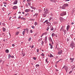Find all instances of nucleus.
Masks as SVG:
<instances>
[{
	"label": "nucleus",
	"instance_id": "nucleus-2",
	"mask_svg": "<svg viewBox=\"0 0 75 75\" xmlns=\"http://www.w3.org/2000/svg\"><path fill=\"white\" fill-rule=\"evenodd\" d=\"M63 68H64L65 69L67 72H68V67L67 66L65 65L63 67Z\"/></svg>",
	"mask_w": 75,
	"mask_h": 75
},
{
	"label": "nucleus",
	"instance_id": "nucleus-54",
	"mask_svg": "<svg viewBox=\"0 0 75 75\" xmlns=\"http://www.w3.org/2000/svg\"><path fill=\"white\" fill-rule=\"evenodd\" d=\"M2 25H5V24L4 23H3Z\"/></svg>",
	"mask_w": 75,
	"mask_h": 75
},
{
	"label": "nucleus",
	"instance_id": "nucleus-3",
	"mask_svg": "<svg viewBox=\"0 0 75 75\" xmlns=\"http://www.w3.org/2000/svg\"><path fill=\"white\" fill-rule=\"evenodd\" d=\"M44 11H45L44 13V14H48L49 13L48 10L47 9L44 8Z\"/></svg>",
	"mask_w": 75,
	"mask_h": 75
},
{
	"label": "nucleus",
	"instance_id": "nucleus-50",
	"mask_svg": "<svg viewBox=\"0 0 75 75\" xmlns=\"http://www.w3.org/2000/svg\"><path fill=\"white\" fill-rule=\"evenodd\" d=\"M12 47H15V45L14 44H12Z\"/></svg>",
	"mask_w": 75,
	"mask_h": 75
},
{
	"label": "nucleus",
	"instance_id": "nucleus-51",
	"mask_svg": "<svg viewBox=\"0 0 75 75\" xmlns=\"http://www.w3.org/2000/svg\"><path fill=\"white\" fill-rule=\"evenodd\" d=\"M72 71H70L69 72V74H71L72 73Z\"/></svg>",
	"mask_w": 75,
	"mask_h": 75
},
{
	"label": "nucleus",
	"instance_id": "nucleus-14",
	"mask_svg": "<svg viewBox=\"0 0 75 75\" xmlns=\"http://www.w3.org/2000/svg\"><path fill=\"white\" fill-rule=\"evenodd\" d=\"M50 30H51V31H52V30H54V28L52 26H50Z\"/></svg>",
	"mask_w": 75,
	"mask_h": 75
},
{
	"label": "nucleus",
	"instance_id": "nucleus-64",
	"mask_svg": "<svg viewBox=\"0 0 75 75\" xmlns=\"http://www.w3.org/2000/svg\"><path fill=\"white\" fill-rule=\"evenodd\" d=\"M18 18H19V19L21 18V16H19V17H18Z\"/></svg>",
	"mask_w": 75,
	"mask_h": 75
},
{
	"label": "nucleus",
	"instance_id": "nucleus-19",
	"mask_svg": "<svg viewBox=\"0 0 75 75\" xmlns=\"http://www.w3.org/2000/svg\"><path fill=\"white\" fill-rule=\"evenodd\" d=\"M50 56H49V55H48V56L51 57H54V56L52 55V54H50Z\"/></svg>",
	"mask_w": 75,
	"mask_h": 75
},
{
	"label": "nucleus",
	"instance_id": "nucleus-49",
	"mask_svg": "<svg viewBox=\"0 0 75 75\" xmlns=\"http://www.w3.org/2000/svg\"><path fill=\"white\" fill-rule=\"evenodd\" d=\"M52 42V44H54V42H53V41H52V42Z\"/></svg>",
	"mask_w": 75,
	"mask_h": 75
},
{
	"label": "nucleus",
	"instance_id": "nucleus-36",
	"mask_svg": "<svg viewBox=\"0 0 75 75\" xmlns=\"http://www.w3.org/2000/svg\"><path fill=\"white\" fill-rule=\"evenodd\" d=\"M53 48V46H52V45L50 46V49H52Z\"/></svg>",
	"mask_w": 75,
	"mask_h": 75
},
{
	"label": "nucleus",
	"instance_id": "nucleus-61",
	"mask_svg": "<svg viewBox=\"0 0 75 75\" xmlns=\"http://www.w3.org/2000/svg\"><path fill=\"white\" fill-rule=\"evenodd\" d=\"M49 45H50V46H51L52 45V44L51 43H50L49 44Z\"/></svg>",
	"mask_w": 75,
	"mask_h": 75
},
{
	"label": "nucleus",
	"instance_id": "nucleus-62",
	"mask_svg": "<svg viewBox=\"0 0 75 75\" xmlns=\"http://www.w3.org/2000/svg\"><path fill=\"white\" fill-rule=\"evenodd\" d=\"M31 48H34V45L32 46Z\"/></svg>",
	"mask_w": 75,
	"mask_h": 75
},
{
	"label": "nucleus",
	"instance_id": "nucleus-30",
	"mask_svg": "<svg viewBox=\"0 0 75 75\" xmlns=\"http://www.w3.org/2000/svg\"><path fill=\"white\" fill-rule=\"evenodd\" d=\"M43 16L44 17H46V16H47V15L45 14H43Z\"/></svg>",
	"mask_w": 75,
	"mask_h": 75
},
{
	"label": "nucleus",
	"instance_id": "nucleus-46",
	"mask_svg": "<svg viewBox=\"0 0 75 75\" xmlns=\"http://www.w3.org/2000/svg\"><path fill=\"white\" fill-rule=\"evenodd\" d=\"M39 64H36V67H39Z\"/></svg>",
	"mask_w": 75,
	"mask_h": 75
},
{
	"label": "nucleus",
	"instance_id": "nucleus-27",
	"mask_svg": "<svg viewBox=\"0 0 75 75\" xmlns=\"http://www.w3.org/2000/svg\"><path fill=\"white\" fill-rule=\"evenodd\" d=\"M41 56H42V57H44V55H45V54H44V53H42L41 54H40Z\"/></svg>",
	"mask_w": 75,
	"mask_h": 75
},
{
	"label": "nucleus",
	"instance_id": "nucleus-7",
	"mask_svg": "<svg viewBox=\"0 0 75 75\" xmlns=\"http://www.w3.org/2000/svg\"><path fill=\"white\" fill-rule=\"evenodd\" d=\"M61 22H63L64 20V19L62 17H60L59 18Z\"/></svg>",
	"mask_w": 75,
	"mask_h": 75
},
{
	"label": "nucleus",
	"instance_id": "nucleus-63",
	"mask_svg": "<svg viewBox=\"0 0 75 75\" xmlns=\"http://www.w3.org/2000/svg\"><path fill=\"white\" fill-rule=\"evenodd\" d=\"M74 24V23L73 22H72V23H71V24H72V25H73V24Z\"/></svg>",
	"mask_w": 75,
	"mask_h": 75
},
{
	"label": "nucleus",
	"instance_id": "nucleus-42",
	"mask_svg": "<svg viewBox=\"0 0 75 75\" xmlns=\"http://www.w3.org/2000/svg\"><path fill=\"white\" fill-rule=\"evenodd\" d=\"M33 59H34V60H36V57H34Z\"/></svg>",
	"mask_w": 75,
	"mask_h": 75
},
{
	"label": "nucleus",
	"instance_id": "nucleus-22",
	"mask_svg": "<svg viewBox=\"0 0 75 75\" xmlns=\"http://www.w3.org/2000/svg\"><path fill=\"white\" fill-rule=\"evenodd\" d=\"M55 36V34L54 33H53L52 34V37H54V36Z\"/></svg>",
	"mask_w": 75,
	"mask_h": 75
},
{
	"label": "nucleus",
	"instance_id": "nucleus-43",
	"mask_svg": "<svg viewBox=\"0 0 75 75\" xmlns=\"http://www.w3.org/2000/svg\"><path fill=\"white\" fill-rule=\"evenodd\" d=\"M37 52H39V49H38L37 50Z\"/></svg>",
	"mask_w": 75,
	"mask_h": 75
},
{
	"label": "nucleus",
	"instance_id": "nucleus-16",
	"mask_svg": "<svg viewBox=\"0 0 75 75\" xmlns=\"http://www.w3.org/2000/svg\"><path fill=\"white\" fill-rule=\"evenodd\" d=\"M46 24H48V25L50 26L51 25V23L50 22H47L46 23Z\"/></svg>",
	"mask_w": 75,
	"mask_h": 75
},
{
	"label": "nucleus",
	"instance_id": "nucleus-47",
	"mask_svg": "<svg viewBox=\"0 0 75 75\" xmlns=\"http://www.w3.org/2000/svg\"><path fill=\"white\" fill-rule=\"evenodd\" d=\"M30 32L31 33H33V30H30Z\"/></svg>",
	"mask_w": 75,
	"mask_h": 75
},
{
	"label": "nucleus",
	"instance_id": "nucleus-21",
	"mask_svg": "<svg viewBox=\"0 0 75 75\" xmlns=\"http://www.w3.org/2000/svg\"><path fill=\"white\" fill-rule=\"evenodd\" d=\"M69 27L70 26L69 25H68L67 26V31H68V30H69Z\"/></svg>",
	"mask_w": 75,
	"mask_h": 75
},
{
	"label": "nucleus",
	"instance_id": "nucleus-28",
	"mask_svg": "<svg viewBox=\"0 0 75 75\" xmlns=\"http://www.w3.org/2000/svg\"><path fill=\"white\" fill-rule=\"evenodd\" d=\"M48 59L47 58L45 59V61L47 62V63H48Z\"/></svg>",
	"mask_w": 75,
	"mask_h": 75
},
{
	"label": "nucleus",
	"instance_id": "nucleus-33",
	"mask_svg": "<svg viewBox=\"0 0 75 75\" xmlns=\"http://www.w3.org/2000/svg\"><path fill=\"white\" fill-rule=\"evenodd\" d=\"M11 55L10 54H9L8 55V59H10V58H11Z\"/></svg>",
	"mask_w": 75,
	"mask_h": 75
},
{
	"label": "nucleus",
	"instance_id": "nucleus-12",
	"mask_svg": "<svg viewBox=\"0 0 75 75\" xmlns=\"http://www.w3.org/2000/svg\"><path fill=\"white\" fill-rule=\"evenodd\" d=\"M38 13H35V14L33 16V17H35L36 16V18H37V16H38Z\"/></svg>",
	"mask_w": 75,
	"mask_h": 75
},
{
	"label": "nucleus",
	"instance_id": "nucleus-10",
	"mask_svg": "<svg viewBox=\"0 0 75 75\" xmlns=\"http://www.w3.org/2000/svg\"><path fill=\"white\" fill-rule=\"evenodd\" d=\"M18 2V1H17V0H15L14 1L13 4H17Z\"/></svg>",
	"mask_w": 75,
	"mask_h": 75
},
{
	"label": "nucleus",
	"instance_id": "nucleus-45",
	"mask_svg": "<svg viewBox=\"0 0 75 75\" xmlns=\"http://www.w3.org/2000/svg\"><path fill=\"white\" fill-rule=\"evenodd\" d=\"M28 4L29 6H31V3H28Z\"/></svg>",
	"mask_w": 75,
	"mask_h": 75
},
{
	"label": "nucleus",
	"instance_id": "nucleus-20",
	"mask_svg": "<svg viewBox=\"0 0 75 75\" xmlns=\"http://www.w3.org/2000/svg\"><path fill=\"white\" fill-rule=\"evenodd\" d=\"M2 29L3 30L4 32H5V31H6V28H2Z\"/></svg>",
	"mask_w": 75,
	"mask_h": 75
},
{
	"label": "nucleus",
	"instance_id": "nucleus-25",
	"mask_svg": "<svg viewBox=\"0 0 75 75\" xmlns=\"http://www.w3.org/2000/svg\"><path fill=\"white\" fill-rule=\"evenodd\" d=\"M64 29V26H62L61 28V29L60 30V31H62V30Z\"/></svg>",
	"mask_w": 75,
	"mask_h": 75
},
{
	"label": "nucleus",
	"instance_id": "nucleus-4",
	"mask_svg": "<svg viewBox=\"0 0 75 75\" xmlns=\"http://www.w3.org/2000/svg\"><path fill=\"white\" fill-rule=\"evenodd\" d=\"M74 44H74V42L70 44V47H71V48H72V49H73V48L74 47Z\"/></svg>",
	"mask_w": 75,
	"mask_h": 75
},
{
	"label": "nucleus",
	"instance_id": "nucleus-56",
	"mask_svg": "<svg viewBox=\"0 0 75 75\" xmlns=\"http://www.w3.org/2000/svg\"><path fill=\"white\" fill-rule=\"evenodd\" d=\"M70 0H65V1H69Z\"/></svg>",
	"mask_w": 75,
	"mask_h": 75
},
{
	"label": "nucleus",
	"instance_id": "nucleus-9",
	"mask_svg": "<svg viewBox=\"0 0 75 75\" xmlns=\"http://www.w3.org/2000/svg\"><path fill=\"white\" fill-rule=\"evenodd\" d=\"M18 8V7L17 6H14L13 7L12 9H13V10H16V9H17Z\"/></svg>",
	"mask_w": 75,
	"mask_h": 75
},
{
	"label": "nucleus",
	"instance_id": "nucleus-11",
	"mask_svg": "<svg viewBox=\"0 0 75 75\" xmlns=\"http://www.w3.org/2000/svg\"><path fill=\"white\" fill-rule=\"evenodd\" d=\"M49 40L50 42H52V39L51 37H50L49 38Z\"/></svg>",
	"mask_w": 75,
	"mask_h": 75
},
{
	"label": "nucleus",
	"instance_id": "nucleus-38",
	"mask_svg": "<svg viewBox=\"0 0 75 75\" xmlns=\"http://www.w3.org/2000/svg\"><path fill=\"white\" fill-rule=\"evenodd\" d=\"M26 30L27 31V33H28V29L27 28Z\"/></svg>",
	"mask_w": 75,
	"mask_h": 75
},
{
	"label": "nucleus",
	"instance_id": "nucleus-24",
	"mask_svg": "<svg viewBox=\"0 0 75 75\" xmlns=\"http://www.w3.org/2000/svg\"><path fill=\"white\" fill-rule=\"evenodd\" d=\"M25 31H23V35H24L25 34Z\"/></svg>",
	"mask_w": 75,
	"mask_h": 75
},
{
	"label": "nucleus",
	"instance_id": "nucleus-58",
	"mask_svg": "<svg viewBox=\"0 0 75 75\" xmlns=\"http://www.w3.org/2000/svg\"><path fill=\"white\" fill-rule=\"evenodd\" d=\"M67 41H69V39H67Z\"/></svg>",
	"mask_w": 75,
	"mask_h": 75
},
{
	"label": "nucleus",
	"instance_id": "nucleus-13",
	"mask_svg": "<svg viewBox=\"0 0 75 75\" xmlns=\"http://www.w3.org/2000/svg\"><path fill=\"white\" fill-rule=\"evenodd\" d=\"M70 59L71 61V62H73V61H74V58H70Z\"/></svg>",
	"mask_w": 75,
	"mask_h": 75
},
{
	"label": "nucleus",
	"instance_id": "nucleus-55",
	"mask_svg": "<svg viewBox=\"0 0 75 75\" xmlns=\"http://www.w3.org/2000/svg\"><path fill=\"white\" fill-rule=\"evenodd\" d=\"M26 6L27 7H28V4H26Z\"/></svg>",
	"mask_w": 75,
	"mask_h": 75
},
{
	"label": "nucleus",
	"instance_id": "nucleus-48",
	"mask_svg": "<svg viewBox=\"0 0 75 75\" xmlns=\"http://www.w3.org/2000/svg\"><path fill=\"white\" fill-rule=\"evenodd\" d=\"M31 1V0H27V2H29V1Z\"/></svg>",
	"mask_w": 75,
	"mask_h": 75
},
{
	"label": "nucleus",
	"instance_id": "nucleus-53",
	"mask_svg": "<svg viewBox=\"0 0 75 75\" xmlns=\"http://www.w3.org/2000/svg\"><path fill=\"white\" fill-rule=\"evenodd\" d=\"M14 57V56H11V57L12 58H13Z\"/></svg>",
	"mask_w": 75,
	"mask_h": 75
},
{
	"label": "nucleus",
	"instance_id": "nucleus-57",
	"mask_svg": "<svg viewBox=\"0 0 75 75\" xmlns=\"http://www.w3.org/2000/svg\"><path fill=\"white\" fill-rule=\"evenodd\" d=\"M55 71L57 72H58V69H56Z\"/></svg>",
	"mask_w": 75,
	"mask_h": 75
},
{
	"label": "nucleus",
	"instance_id": "nucleus-26",
	"mask_svg": "<svg viewBox=\"0 0 75 75\" xmlns=\"http://www.w3.org/2000/svg\"><path fill=\"white\" fill-rule=\"evenodd\" d=\"M8 52H9V51L8 50H6V53H8Z\"/></svg>",
	"mask_w": 75,
	"mask_h": 75
},
{
	"label": "nucleus",
	"instance_id": "nucleus-29",
	"mask_svg": "<svg viewBox=\"0 0 75 75\" xmlns=\"http://www.w3.org/2000/svg\"><path fill=\"white\" fill-rule=\"evenodd\" d=\"M21 19H22V20H26V19L24 18H21Z\"/></svg>",
	"mask_w": 75,
	"mask_h": 75
},
{
	"label": "nucleus",
	"instance_id": "nucleus-32",
	"mask_svg": "<svg viewBox=\"0 0 75 75\" xmlns=\"http://www.w3.org/2000/svg\"><path fill=\"white\" fill-rule=\"evenodd\" d=\"M37 24H38V23H37V22H35V25H37Z\"/></svg>",
	"mask_w": 75,
	"mask_h": 75
},
{
	"label": "nucleus",
	"instance_id": "nucleus-1",
	"mask_svg": "<svg viewBox=\"0 0 75 75\" xmlns=\"http://www.w3.org/2000/svg\"><path fill=\"white\" fill-rule=\"evenodd\" d=\"M68 4H65L62 7V9H65V8H66V7H68Z\"/></svg>",
	"mask_w": 75,
	"mask_h": 75
},
{
	"label": "nucleus",
	"instance_id": "nucleus-15",
	"mask_svg": "<svg viewBox=\"0 0 75 75\" xmlns=\"http://www.w3.org/2000/svg\"><path fill=\"white\" fill-rule=\"evenodd\" d=\"M29 11H30V9H26L25 10V12H26V13H27V12H29Z\"/></svg>",
	"mask_w": 75,
	"mask_h": 75
},
{
	"label": "nucleus",
	"instance_id": "nucleus-6",
	"mask_svg": "<svg viewBox=\"0 0 75 75\" xmlns=\"http://www.w3.org/2000/svg\"><path fill=\"white\" fill-rule=\"evenodd\" d=\"M62 53V50H61L59 51L57 54L58 55H61Z\"/></svg>",
	"mask_w": 75,
	"mask_h": 75
},
{
	"label": "nucleus",
	"instance_id": "nucleus-35",
	"mask_svg": "<svg viewBox=\"0 0 75 75\" xmlns=\"http://www.w3.org/2000/svg\"><path fill=\"white\" fill-rule=\"evenodd\" d=\"M31 38H30L29 39L28 41H31Z\"/></svg>",
	"mask_w": 75,
	"mask_h": 75
},
{
	"label": "nucleus",
	"instance_id": "nucleus-52",
	"mask_svg": "<svg viewBox=\"0 0 75 75\" xmlns=\"http://www.w3.org/2000/svg\"><path fill=\"white\" fill-rule=\"evenodd\" d=\"M18 14H21V12L19 11L18 13Z\"/></svg>",
	"mask_w": 75,
	"mask_h": 75
},
{
	"label": "nucleus",
	"instance_id": "nucleus-23",
	"mask_svg": "<svg viewBox=\"0 0 75 75\" xmlns=\"http://www.w3.org/2000/svg\"><path fill=\"white\" fill-rule=\"evenodd\" d=\"M35 20V19H30V21H34Z\"/></svg>",
	"mask_w": 75,
	"mask_h": 75
},
{
	"label": "nucleus",
	"instance_id": "nucleus-8",
	"mask_svg": "<svg viewBox=\"0 0 75 75\" xmlns=\"http://www.w3.org/2000/svg\"><path fill=\"white\" fill-rule=\"evenodd\" d=\"M47 42V37L46 36L45 38V42L46 43Z\"/></svg>",
	"mask_w": 75,
	"mask_h": 75
},
{
	"label": "nucleus",
	"instance_id": "nucleus-31",
	"mask_svg": "<svg viewBox=\"0 0 75 75\" xmlns=\"http://www.w3.org/2000/svg\"><path fill=\"white\" fill-rule=\"evenodd\" d=\"M51 1H52V2H54V3H55V0H50Z\"/></svg>",
	"mask_w": 75,
	"mask_h": 75
},
{
	"label": "nucleus",
	"instance_id": "nucleus-39",
	"mask_svg": "<svg viewBox=\"0 0 75 75\" xmlns=\"http://www.w3.org/2000/svg\"><path fill=\"white\" fill-rule=\"evenodd\" d=\"M32 9H33V10H35V9H36V8L33 7Z\"/></svg>",
	"mask_w": 75,
	"mask_h": 75
},
{
	"label": "nucleus",
	"instance_id": "nucleus-41",
	"mask_svg": "<svg viewBox=\"0 0 75 75\" xmlns=\"http://www.w3.org/2000/svg\"><path fill=\"white\" fill-rule=\"evenodd\" d=\"M49 28H49V27H47V28L46 29L47 31H48V30H49Z\"/></svg>",
	"mask_w": 75,
	"mask_h": 75
},
{
	"label": "nucleus",
	"instance_id": "nucleus-17",
	"mask_svg": "<svg viewBox=\"0 0 75 75\" xmlns=\"http://www.w3.org/2000/svg\"><path fill=\"white\" fill-rule=\"evenodd\" d=\"M18 34H19V32L17 31L15 35H18Z\"/></svg>",
	"mask_w": 75,
	"mask_h": 75
},
{
	"label": "nucleus",
	"instance_id": "nucleus-59",
	"mask_svg": "<svg viewBox=\"0 0 75 75\" xmlns=\"http://www.w3.org/2000/svg\"><path fill=\"white\" fill-rule=\"evenodd\" d=\"M2 60H0V63H1L2 62Z\"/></svg>",
	"mask_w": 75,
	"mask_h": 75
},
{
	"label": "nucleus",
	"instance_id": "nucleus-37",
	"mask_svg": "<svg viewBox=\"0 0 75 75\" xmlns=\"http://www.w3.org/2000/svg\"><path fill=\"white\" fill-rule=\"evenodd\" d=\"M45 34H46V33H43L42 35V36H44V35H45Z\"/></svg>",
	"mask_w": 75,
	"mask_h": 75
},
{
	"label": "nucleus",
	"instance_id": "nucleus-34",
	"mask_svg": "<svg viewBox=\"0 0 75 75\" xmlns=\"http://www.w3.org/2000/svg\"><path fill=\"white\" fill-rule=\"evenodd\" d=\"M48 23V20H46L44 22H43V23Z\"/></svg>",
	"mask_w": 75,
	"mask_h": 75
},
{
	"label": "nucleus",
	"instance_id": "nucleus-40",
	"mask_svg": "<svg viewBox=\"0 0 75 75\" xmlns=\"http://www.w3.org/2000/svg\"><path fill=\"white\" fill-rule=\"evenodd\" d=\"M44 43V41H42V45Z\"/></svg>",
	"mask_w": 75,
	"mask_h": 75
},
{
	"label": "nucleus",
	"instance_id": "nucleus-44",
	"mask_svg": "<svg viewBox=\"0 0 75 75\" xmlns=\"http://www.w3.org/2000/svg\"><path fill=\"white\" fill-rule=\"evenodd\" d=\"M32 28H33V29L35 28V27L34 26H32Z\"/></svg>",
	"mask_w": 75,
	"mask_h": 75
},
{
	"label": "nucleus",
	"instance_id": "nucleus-18",
	"mask_svg": "<svg viewBox=\"0 0 75 75\" xmlns=\"http://www.w3.org/2000/svg\"><path fill=\"white\" fill-rule=\"evenodd\" d=\"M62 31L64 32V34L65 33V32H67V30H64V29H62Z\"/></svg>",
	"mask_w": 75,
	"mask_h": 75
},
{
	"label": "nucleus",
	"instance_id": "nucleus-5",
	"mask_svg": "<svg viewBox=\"0 0 75 75\" xmlns=\"http://www.w3.org/2000/svg\"><path fill=\"white\" fill-rule=\"evenodd\" d=\"M66 14H67V13H66V12H64L60 14V16H65Z\"/></svg>",
	"mask_w": 75,
	"mask_h": 75
},
{
	"label": "nucleus",
	"instance_id": "nucleus-60",
	"mask_svg": "<svg viewBox=\"0 0 75 75\" xmlns=\"http://www.w3.org/2000/svg\"><path fill=\"white\" fill-rule=\"evenodd\" d=\"M21 28V27H18L17 28V29H18V28Z\"/></svg>",
	"mask_w": 75,
	"mask_h": 75
}]
</instances>
